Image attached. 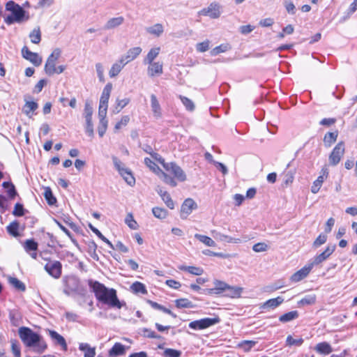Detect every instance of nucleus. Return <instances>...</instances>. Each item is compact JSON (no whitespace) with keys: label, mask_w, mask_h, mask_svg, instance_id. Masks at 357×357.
<instances>
[{"label":"nucleus","mask_w":357,"mask_h":357,"mask_svg":"<svg viewBox=\"0 0 357 357\" xmlns=\"http://www.w3.org/2000/svg\"><path fill=\"white\" fill-rule=\"evenodd\" d=\"M20 227V223L17 221H13L10 222L6 227L8 233L14 236V237H18L20 236L18 229Z\"/></svg>","instance_id":"bb28decb"},{"label":"nucleus","mask_w":357,"mask_h":357,"mask_svg":"<svg viewBox=\"0 0 357 357\" xmlns=\"http://www.w3.org/2000/svg\"><path fill=\"white\" fill-rule=\"evenodd\" d=\"M161 198L167 207H169L171 209H173L174 208V203L168 192L164 193L163 196Z\"/></svg>","instance_id":"052dcab7"},{"label":"nucleus","mask_w":357,"mask_h":357,"mask_svg":"<svg viewBox=\"0 0 357 357\" xmlns=\"http://www.w3.org/2000/svg\"><path fill=\"white\" fill-rule=\"evenodd\" d=\"M220 319L218 317L214 318H204L199 320L191 321L189 327L195 330H202L218 324Z\"/></svg>","instance_id":"0eeeda50"},{"label":"nucleus","mask_w":357,"mask_h":357,"mask_svg":"<svg viewBox=\"0 0 357 357\" xmlns=\"http://www.w3.org/2000/svg\"><path fill=\"white\" fill-rule=\"evenodd\" d=\"M344 144L343 142H340L333 149L329 155V162L332 165H336L339 163L341 158L344 153Z\"/></svg>","instance_id":"6e6552de"},{"label":"nucleus","mask_w":357,"mask_h":357,"mask_svg":"<svg viewBox=\"0 0 357 357\" xmlns=\"http://www.w3.org/2000/svg\"><path fill=\"white\" fill-rule=\"evenodd\" d=\"M22 56L31 62L36 66H39L42 63V58L37 53L31 52L26 46L22 49Z\"/></svg>","instance_id":"ddd939ff"},{"label":"nucleus","mask_w":357,"mask_h":357,"mask_svg":"<svg viewBox=\"0 0 357 357\" xmlns=\"http://www.w3.org/2000/svg\"><path fill=\"white\" fill-rule=\"evenodd\" d=\"M197 205L192 199H186L181 208V218L182 219H186L188 215L192 213V210L197 208Z\"/></svg>","instance_id":"f8f14e48"},{"label":"nucleus","mask_w":357,"mask_h":357,"mask_svg":"<svg viewBox=\"0 0 357 357\" xmlns=\"http://www.w3.org/2000/svg\"><path fill=\"white\" fill-rule=\"evenodd\" d=\"M303 343V339L300 337L298 339H294L291 335H288L286 340V344L288 346H301Z\"/></svg>","instance_id":"864d4df0"},{"label":"nucleus","mask_w":357,"mask_h":357,"mask_svg":"<svg viewBox=\"0 0 357 357\" xmlns=\"http://www.w3.org/2000/svg\"><path fill=\"white\" fill-rule=\"evenodd\" d=\"M284 301V298L281 296H278L275 298H271L266 301L263 305V308H275L279 306Z\"/></svg>","instance_id":"393cba45"},{"label":"nucleus","mask_w":357,"mask_h":357,"mask_svg":"<svg viewBox=\"0 0 357 357\" xmlns=\"http://www.w3.org/2000/svg\"><path fill=\"white\" fill-rule=\"evenodd\" d=\"M159 162L162 164L166 171L174 174V177L179 181L183 182L186 181L187 177L184 171L174 162H165L164 159L160 158Z\"/></svg>","instance_id":"7ed1b4c3"},{"label":"nucleus","mask_w":357,"mask_h":357,"mask_svg":"<svg viewBox=\"0 0 357 357\" xmlns=\"http://www.w3.org/2000/svg\"><path fill=\"white\" fill-rule=\"evenodd\" d=\"M50 337L55 341L56 344L60 345L64 350L67 349V344L64 337L54 331H49Z\"/></svg>","instance_id":"6ab92c4d"},{"label":"nucleus","mask_w":357,"mask_h":357,"mask_svg":"<svg viewBox=\"0 0 357 357\" xmlns=\"http://www.w3.org/2000/svg\"><path fill=\"white\" fill-rule=\"evenodd\" d=\"M123 22L124 18L122 16L111 18L107 22L104 29L107 30L114 29L122 24Z\"/></svg>","instance_id":"b1692460"},{"label":"nucleus","mask_w":357,"mask_h":357,"mask_svg":"<svg viewBox=\"0 0 357 357\" xmlns=\"http://www.w3.org/2000/svg\"><path fill=\"white\" fill-rule=\"evenodd\" d=\"M79 349L81 351H85L84 357H95V348L90 347L87 343L79 344Z\"/></svg>","instance_id":"f704fd0d"},{"label":"nucleus","mask_w":357,"mask_h":357,"mask_svg":"<svg viewBox=\"0 0 357 357\" xmlns=\"http://www.w3.org/2000/svg\"><path fill=\"white\" fill-rule=\"evenodd\" d=\"M195 237L197 240H199L200 242L205 244L206 246H208V247H215L216 246L215 242L212 238H211L210 237H208L207 236L202 235L199 234H195Z\"/></svg>","instance_id":"473e14b6"},{"label":"nucleus","mask_w":357,"mask_h":357,"mask_svg":"<svg viewBox=\"0 0 357 357\" xmlns=\"http://www.w3.org/2000/svg\"><path fill=\"white\" fill-rule=\"evenodd\" d=\"M99 118H100V122H99V126L98 127V135L100 137H102L106 130H107V120L106 119V115H103V116H98Z\"/></svg>","instance_id":"c756f323"},{"label":"nucleus","mask_w":357,"mask_h":357,"mask_svg":"<svg viewBox=\"0 0 357 357\" xmlns=\"http://www.w3.org/2000/svg\"><path fill=\"white\" fill-rule=\"evenodd\" d=\"M142 50V48L139 47L130 48L123 56L121 57L120 59L124 60V62H126L127 64L135 59L141 54Z\"/></svg>","instance_id":"2eb2a0df"},{"label":"nucleus","mask_w":357,"mask_h":357,"mask_svg":"<svg viewBox=\"0 0 357 357\" xmlns=\"http://www.w3.org/2000/svg\"><path fill=\"white\" fill-rule=\"evenodd\" d=\"M212 234L215 238L221 241H227L229 243H238L240 241L239 239L233 238L227 235H225L215 230L212 231Z\"/></svg>","instance_id":"cd10ccee"},{"label":"nucleus","mask_w":357,"mask_h":357,"mask_svg":"<svg viewBox=\"0 0 357 357\" xmlns=\"http://www.w3.org/2000/svg\"><path fill=\"white\" fill-rule=\"evenodd\" d=\"M93 107L89 101H86L84 109V117H92Z\"/></svg>","instance_id":"774afa93"},{"label":"nucleus","mask_w":357,"mask_h":357,"mask_svg":"<svg viewBox=\"0 0 357 357\" xmlns=\"http://www.w3.org/2000/svg\"><path fill=\"white\" fill-rule=\"evenodd\" d=\"M220 6L218 3H212L207 8L199 12L201 15L208 16L212 19L218 18L220 16Z\"/></svg>","instance_id":"9d476101"},{"label":"nucleus","mask_w":357,"mask_h":357,"mask_svg":"<svg viewBox=\"0 0 357 357\" xmlns=\"http://www.w3.org/2000/svg\"><path fill=\"white\" fill-rule=\"evenodd\" d=\"M335 245H328L325 249L324 252H322L321 254L317 255L313 261L310 263V265H312V267L313 268L314 266L319 265L321 262L326 260L335 251Z\"/></svg>","instance_id":"9b49d317"},{"label":"nucleus","mask_w":357,"mask_h":357,"mask_svg":"<svg viewBox=\"0 0 357 357\" xmlns=\"http://www.w3.org/2000/svg\"><path fill=\"white\" fill-rule=\"evenodd\" d=\"M85 119V131L86 133L91 138L94 136L93 124L92 117H84Z\"/></svg>","instance_id":"e433bc0d"},{"label":"nucleus","mask_w":357,"mask_h":357,"mask_svg":"<svg viewBox=\"0 0 357 357\" xmlns=\"http://www.w3.org/2000/svg\"><path fill=\"white\" fill-rule=\"evenodd\" d=\"M130 121L128 116H123L120 121L117 122L114 126L115 131L121 129L123 126H126Z\"/></svg>","instance_id":"e2e57ef3"},{"label":"nucleus","mask_w":357,"mask_h":357,"mask_svg":"<svg viewBox=\"0 0 357 357\" xmlns=\"http://www.w3.org/2000/svg\"><path fill=\"white\" fill-rule=\"evenodd\" d=\"M298 317V312L296 310L291 311L287 313H285L282 315H281L279 317L280 321L282 323H287L289 321H291L294 319H296Z\"/></svg>","instance_id":"c85d7f7f"},{"label":"nucleus","mask_w":357,"mask_h":357,"mask_svg":"<svg viewBox=\"0 0 357 357\" xmlns=\"http://www.w3.org/2000/svg\"><path fill=\"white\" fill-rule=\"evenodd\" d=\"M126 223L128 225V226L132 229H136L137 227V223L134 220L133 216L132 214H128L126 218Z\"/></svg>","instance_id":"680f3d73"},{"label":"nucleus","mask_w":357,"mask_h":357,"mask_svg":"<svg viewBox=\"0 0 357 357\" xmlns=\"http://www.w3.org/2000/svg\"><path fill=\"white\" fill-rule=\"evenodd\" d=\"M316 296L314 294L307 295L303 297L298 303L302 305H312L315 303Z\"/></svg>","instance_id":"3c124183"},{"label":"nucleus","mask_w":357,"mask_h":357,"mask_svg":"<svg viewBox=\"0 0 357 357\" xmlns=\"http://www.w3.org/2000/svg\"><path fill=\"white\" fill-rule=\"evenodd\" d=\"M61 264L59 261H50L45 266V271L53 278L57 279L61 275Z\"/></svg>","instance_id":"1a4fd4ad"},{"label":"nucleus","mask_w":357,"mask_h":357,"mask_svg":"<svg viewBox=\"0 0 357 357\" xmlns=\"http://www.w3.org/2000/svg\"><path fill=\"white\" fill-rule=\"evenodd\" d=\"M243 289L240 287L227 285L225 293V296L230 298H239L243 292Z\"/></svg>","instance_id":"f3484780"},{"label":"nucleus","mask_w":357,"mask_h":357,"mask_svg":"<svg viewBox=\"0 0 357 357\" xmlns=\"http://www.w3.org/2000/svg\"><path fill=\"white\" fill-rule=\"evenodd\" d=\"M96 72H97L99 80L102 82H105L104 68H103L102 65L100 63H96Z\"/></svg>","instance_id":"69168bd1"},{"label":"nucleus","mask_w":357,"mask_h":357,"mask_svg":"<svg viewBox=\"0 0 357 357\" xmlns=\"http://www.w3.org/2000/svg\"><path fill=\"white\" fill-rule=\"evenodd\" d=\"M44 197L49 205H54L56 202V199L49 187L45 189Z\"/></svg>","instance_id":"79ce46f5"},{"label":"nucleus","mask_w":357,"mask_h":357,"mask_svg":"<svg viewBox=\"0 0 357 357\" xmlns=\"http://www.w3.org/2000/svg\"><path fill=\"white\" fill-rule=\"evenodd\" d=\"M88 251L90 253L92 258L96 260H98V257L96 253L97 245L93 241H89L87 243Z\"/></svg>","instance_id":"de8ad7c7"},{"label":"nucleus","mask_w":357,"mask_h":357,"mask_svg":"<svg viewBox=\"0 0 357 357\" xmlns=\"http://www.w3.org/2000/svg\"><path fill=\"white\" fill-rule=\"evenodd\" d=\"M88 284L99 302L117 309H121L126 305L125 302L119 300L114 289H109L98 281L93 280H89Z\"/></svg>","instance_id":"f257e3e1"},{"label":"nucleus","mask_w":357,"mask_h":357,"mask_svg":"<svg viewBox=\"0 0 357 357\" xmlns=\"http://www.w3.org/2000/svg\"><path fill=\"white\" fill-rule=\"evenodd\" d=\"M61 51L59 48H56L52 54L48 56L45 65V73L50 76L54 75L56 72V63L61 56Z\"/></svg>","instance_id":"39448f33"},{"label":"nucleus","mask_w":357,"mask_h":357,"mask_svg":"<svg viewBox=\"0 0 357 357\" xmlns=\"http://www.w3.org/2000/svg\"><path fill=\"white\" fill-rule=\"evenodd\" d=\"M38 103L34 101H26L23 107V112L26 116L31 117V113L37 109Z\"/></svg>","instance_id":"2f4dec72"},{"label":"nucleus","mask_w":357,"mask_h":357,"mask_svg":"<svg viewBox=\"0 0 357 357\" xmlns=\"http://www.w3.org/2000/svg\"><path fill=\"white\" fill-rule=\"evenodd\" d=\"M130 102L129 98H124L122 100H116V107L115 108L116 112L119 113L123 107H125Z\"/></svg>","instance_id":"13d9d810"},{"label":"nucleus","mask_w":357,"mask_h":357,"mask_svg":"<svg viewBox=\"0 0 357 357\" xmlns=\"http://www.w3.org/2000/svg\"><path fill=\"white\" fill-rule=\"evenodd\" d=\"M165 357H180L181 352L174 349H165L163 353Z\"/></svg>","instance_id":"5fc2aeb1"},{"label":"nucleus","mask_w":357,"mask_h":357,"mask_svg":"<svg viewBox=\"0 0 357 357\" xmlns=\"http://www.w3.org/2000/svg\"><path fill=\"white\" fill-rule=\"evenodd\" d=\"M148 68V75L153 77L155 75H161L162 73V63L160 62H153Z\"/></svg>","instance_id":"aec40b11"},{"label":"nucleus","mask_w":357,"mask_h":357,"mask_svg":"<svg viewBox=\"0 0 357 357\" xmlns=\"http://www.w3.org/2000/svg\"><path fill=\"white\" fill-rule=\"evenodd\" d=\"M38 243L33 239H28L24 242V248L26 252L36 251L38 250Z\"/></svg>","instance_id":"49530a36"},{"label":"nucleus","mask_w":357,"mask_h":357,"mask_svg":"<svg viewBox=\"0 0 357 357\" xmlns=\"http://www.w3.org/2000/svg\"><path fill=\"white\" fill-rule=\"evenodd\" d=\"M146 31L152 35L155 36H160L164 31L163 26L161 24H155L153 26L147 27L146 29Z\"/></svg>","instance_id":"7c9ffc66"},{"label":"nucleus","mask_w":357,"mask_h":357,"mask_svg":"<svg viewBox=\"0 0 357 357\" xmlns=\"http://www.w3.org/2000/svg\"><path fill=\"white\" fill-rule=\"evenodd\" d=\"M312 269V265H310V264L305 265L301 269L294 273L290 277V280L294 283L301 281L308 275Z\"/></svg>","instance_id":"4468645a"},{"label":"nucleus","mask_w":357,"mask_h":357,"mask_svg":"<svg viewBox=\"0 0 357 357\" xmlns=\"http://www.w3.org/2000/svg\"><path fill=\"white\" fill-rule=\"evenodd\" d=\"M24 214V208L22 204L20 203L15 204L14 206V210L13 211V215L16 217H21Z\"/></svg>","instance_id":"6e6d98bb"},{"label":"nucleus","mask_w":357,"mask_h":357,"mask_svg":"<svg viewBox=\"0 0 357 357\" xmlns=\"http://www.w3.org/2000/svg\"><path fill=\"white\" fill-rule=\"evenodd\" d=\"M175 304L178 308H191L193 304L188 298H179L175 301Z\"/></svg>","instance_id":"ea45409f"},{"label":"nucleus","mask_w":357,"mask_h":357,"mask_svg":"<svg viewBox=\"0 0 357 357\" xmlns=\"http://www.w3.org/2000/svg\"><path fill=\"white\" fill-rule=\"evenodd\" d=\"M112 161L116 169L119 172L121 175L127 168L125 167L123 162L116 156H112Z\"/></svg>","instance_id":"8fccbe9b"},{"label":"nucleus","mask_w":357,"mask_h":357,"mask_svg":"<svg viewBox=\"0 0 357 357\" xmlns=\"http://www.w3.org/2000/svg\"><path fill=\"white\" fill-rule=\"evenodd\" d=\"M214 285L215 287L216 288L218 294H222L225 293L228 284L223 281L215 280Z\"/></svg>","instance_id":"603ef678"},{"label":"nucleus","mask_w":357,"mask_h":357,"mask_svg":"<svg viewBox=\"0 0 357 357\" xmlns=\"http://www.w3.org/2000/svg\"><path fill=\"white\" fill-rule=\"evenodd\" d=\"M31 41L34 44H38L41 40V33L39 27L35 28L29 34Z\"/></svg>","instance_id":"4c0bfd02"},{"label":"nucleus","mask_w":357,"mask_h":357,"mask_svg":"<svg viewBox=\"0 0 357 357\" xmlns=\"http://www.w3.org/2000/svg\"><path fill=\"white\" fill-rule=\"evenodd\" d=\"M125 354V346L119 342L114 344L112 349L109 351V355L112 357H116L123 355Z\"/></svg>","instance_id":"5701e85b"},{"label":"nucleus","mask_w":357,"mask_h":357,"mask_svg":"<svg viewBox=\"0 0 357 357\" xmlns=\"http://www.w3.org/2000/svg\"><path fill=\"white\" fill-rule=\"evenodd\" d=\"M321 172L322 174L318 176L311 187V192L314 194H316L319 192L324 181L325 178L328 176V171L327 169H323Z\"/></svg>","instance_id":"dca6fc26"},{"label":"nucleus","mask_w":357,"mask_h":357,"mask_svg":"<svg viewBox=\"0 0 357 357\" xmlns=\"http://www.w3.org/2000/svg\"><path fill=\"white\" fill-rule=\"evenodd\" d=\"M6 9L12 13L16 22L20 23L24 20L25 10L13 1H9L6 4Z\"/></svg>","instance_id":"423d86ee"},{"label":"nucleus","mask_w":357,"mask_h":357,"mask_svg":"<svg viewBox=\"0 0 357 357\" xmlns=\"http://www.w3.org/2000/svg\"><path fill=\"white\" fill-rule=\"evenodd\" d=\"M8 280L9 284L14 287L16 289L21 291H24L26 290L25 284L17 278L9 277Z\"/></svg>","instance_id":"72a5a7b5"},{"label":"nucleus","mask_w":357,"mask_h":357,"mask_svg":"<svg viewBox=\"0 0 357 357\" xmlns=\"http://www.w3.org/2000/svg\"><path fill=\"white\" fill-rule=\"evenodd\" d=\"M130 288L132 291L135 294L142 293V294H146L147 293L144 284L139 282H134L131 285Z\"/></svg>","instance_id":"a19ab883"},{"label":"nucleus","mask_w":357,"mask_h":357,"mask_svg":"<svg viewBox=\"0 0 357 357\" xmlns=\"http://www.w3.org/2000/svg\"><path fill=\"white\" fill-rule=\"evenodd\" d=\"M121 176L125 180V181L128 183V185L130 186H133L135 183V178L133 176L130 169H126L123 173H121Z\"/></svg>","instance_id":"c9c22d12"},{"label":"nucleus","mask_w":357,"mask_h":357,"mask_svg":"<svg viewBox=\"0 0 357 357\" xmlns=\"http://www.w3.org/2000/svg\"><path fill=\"white\" fill-rule=\"evenodd\" d=\"M160 50V47H154L151 49L150 51L148 52L146 58L144 59V63L145 64H151V63H153L154 59L159 54Z\"/></svg>","instance_id":"a878e982"},{"label":"nucleus","mask_w":357,"mask_h":357,"mask_svg":"<svg viewBox=\"0 0 357 357\" xmlns=\"http://www.w3.org/2000/svg\"><path fill=\"white\" fill-rule=\"evenodd\" d=\"M18 334L25 346L33 348V351L37 354L43 353L47 347L43 338L29 328H20Z\"/></svg>","instance_id":"f03ea898"},{"label":"nucleus","mask_w":357,"mask_h":357,"mask_svg":"<svg viewBox=\"0 0 357 357\" xmlns=\"http://www.w3.org/2000/svg\"><path fill=\"white\" fill-rule=\"evenodd\" d=\"M179 98L187 110L190 112H192L195 110V105L190 99L183 96H179Z\"/></svg>","instance_id":"a18cd8bd"},{"label":"nucleus","mask_w":357,"mask_h":357,"mask_svg":"<svg viewBox=\"0 0 357 357\" xmlns=\"http://www.w3.org/2000/svg\"><path fill=\"white\" fill-rule=\"evenodd\" d=\"M314 350L319 354H329L333 351L331 346L326 342L318 343Z\"/></svg>","instance_id":"412c9836"},{"label":"nucleus","mask_w":357,"mask_h":357,"mask_svg":"<svg viewBox=\"0 0 357 357\" xmlns=\"http://www.w3.org/2000/svg\"><path fill=\"white\" fill-rule=\"evenodd\" d=\"M179 269L182 270V271H186L188 273H190L192 275H201L204 272L202 268H201L199 267H196V266H182L179 267Z\"/></svg>","instance_id":"58836bf2"},{"label":"nucleus","mask_w":357,"mask_h":357,"mask_svg":"<svg viewBox=\"0 0 357 357\" xmlns=\"http://www.w3.org/2000/svg\"><path fill=\"white\" fill-rule=\"evenodd\" d=\"M327 240V236L326 234H321L319 236L315 239L313 243V247L315 248H319L321 245L324 244Z\"/></svg>","instance_id":"4d7b16f0"},{"label":"nucleus","mask_w":357,"mask_h":357,"mask_svg":"<svg viewBox=\"0 0 357 357\" xmlns=\"http://www.w3.org/2000/svg\"><path fill=\"white\" fill-rule=\"evenodd\" d=\"M153 215L158 219H165L167 215V211L163 208L153 207L152 208Z\"/></svg>","instance_id":"c03bdc74"},{"label":"nucleus","mask_w":357,"mask_h":357,"mask_svg":"<svg viewBox=\"0 0 357 357\" xmlns=\"http://www.w3.org/2000/svg\"><path fill=\"white\" fill-rule=\"evenodd\" d=\"M228 50L227 45H220L219 46L215 47L211 51V54L213 56L218 55L220 53L225 52Z\"/></svg>","instance_id":"0e129e2a"},{"label":"nucleus","mask_w":357,"mask_h":357,"mask_svg":"<svg viewBox=\"0 0 357 357\" xmlns=\"http://www.w3.org/2000/svg\"><path fill=\"white\" fill-rule=\"evenodd\" d=\"M11 350L15 357H21L20 347L16 340L11 341Z\"/></svg>","instance_id":"bf43d9fd"},{"label":"nucleus","mask_w":357,"mask_h":357,"mask_svg":"<svg viewBox=\"0 0 357 357\" xmlns=\"http://www.w3.org/2000/svg\"><path fill=\"white\" fill-rule=\"evenodd\" d=\"M151 107L152 112L153 113V116L156 119L161 118V116H162L161 107H160V103L157 99V97L154 94L151 95Z\"/></svg>","instance_id":"a211bd4d"},{"label":"nucleus","mask_w":357,"mask_h":357,"mask_svg":"<svg viewBox=\"0 0 357 357\" xmlns=\"http://www.w3.org/2000/svg\"><path fill=\"white\" fill-rule=\"evenodd\" d=\"M126 65V62H124V60L121 59L114 63L109 72L110 77H116Z\"/></svg>","instance_id":"4be33fe9"},{"label":"nucleus","mask_w":357,"mask_h":357,"mask_svg":"<svg viewBox=\"0 0 357 357\" xmlns=\"http://www.w3.org/2000/svg\"><path fill=\"white\" fill-rule=\"evenodd\" d=\"M337 137V132H327L324 138V142L326 146H330L333 143H334Z\"/></svg>","instance_id":"37998d69"},{"label":"nucleus","mask_w":357,"mask_h":357,"mask_svg":"<svg viewBox=\"0 0 357 357\" xmlns=\"http://www.w3.org/2000/svg\"><path fill=\"white\" fill-rule=\"evenodd\" d=\"M256 344L257 342L254 340H243L238 344V347L245 351H249Z\"/></svg>","instance_id":"09e8293b"},{"label":"nucleus","mask_w":357,"mask_h":357,"mask_svg":"<svg viewBox=\"0 0 357 357\" xmlns=\"http://www.w3.org/2000/svg\"><path fill=\"white\" fill-rule=\"evenodd\" d=\"M268 245L265 243H257L252 247V250L256 252H261L266 251Z\"/></svg>","instance_id":"338daca9"},{"label":"nucleus","mask_w":357,"mask_h":357,"mask_svg":"<svg viewBox=\"0 0 357 357\" xmlns=\"http://www.w3.org/2000/svg\"><path fill=\"white\" fill-rule=\"evenodd\" d=\"M112 89V83H107L104 87L100 98L98 116L107 115L108 101Z\"/></svg>","instance_id":"20e7f679"}]
</instances>
